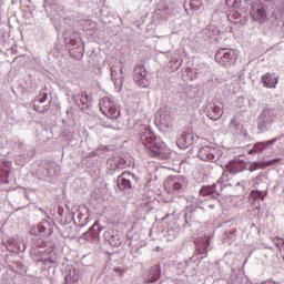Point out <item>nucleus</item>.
I'll use <instances>...</instances> for the list:
<instances>
[{"mask_svg":"<svg viewBox=\"0 0 284 284\" xmlns=\"http://www.w3.org/2000/svg\"><path fill=\"white\" fill-rule=\"evenodd\" d=\"M261 169V164L258 162H254L253 164H251L250 166V171L251 172H254L256 170H260Z\"/></svg>","mask_w":284,"mask_h":284,"instance_id":"nucleus-34","label":"nucleus"},{"mask_svg":"<svg viewBox=\"0 0 284 284\" xmlns=\"http://www.w3.org/2000/svg\"><path fill=\"white\" fill-rule=\"evenodd\" d=\"M100 112L108 116V119H119L121 116V109L114 98L105 97L99 101Z\"/></svg>","mask_w":284,"mask_h":284,"instance_id":"nucleus-3","label":"nucleus"},{"mask_svg":"<svg viewBox=\"0 0 284 284\" xmlns=\"http://www.w3.org/2000/svg\"><path fill=\"white\" fill-rule=\"evenodd\" d=\"M48 101V93H44L42 98L39 99V103H45Z\"/></svg>","mask_w":284,"mask_h":284,"instance_id":"nucleus-36","label":"nucleus"},{"mask_svg":"<svg viewBox=\"0 0 284 284\" xmlns=\"http://www.w3.org/2000/svg\"><path fill=\"white\" fill-rule=\"evenodd\" d=\"M160 123H162V125H168V122L163 115L160 116Z\"/></svg>","mask_w":284,"mask_h":284,"instance_id":"nucleus-38","label":"nucleus"},{"mask_svg":"<svg viewBox=\"0 0 284 284\" xmlns=\"http://www.w3.org/2000/svg\"><path fill=\"white\" fill-rule=\"evenodd\" d=\"M280 161L281 159H273L271 161L264 162V165H266L267 168H272V165H276V163H278Z\"/></svg>","mask_w":284,"mask_h":284,"instance_id":"nucleus-30","label":"nucleus"},{"mask_svg":"<svg viewBox=\"0 0 284 284\" xmlns=\"http://www.w3.org/2000/svg\"><path fill=\"white\" fill-rule=\"evenodd\" d=\"M139 176L130 171L122 172L116 179V187L120 192H130L132 187H136Z\"/></svg>","mask_w":284,"mask_h":284,"instance_id":"nucleus-5","label":"nucleus"},{"mask_svg":"<svg viewBox=\"0 0 284 284\" xmlns=\"http://www.w3.org/2000/svg\"><path fill=\"white\" fill-rule=\"evenodd\" d=\"M203 65V68H204V72H207V64H202Z\"/></svg>","mask_w":284,"mask_h":284,"instance_id":"nucleus-41","label":"nucleus"},{"mask_svg":"<svg viewBox=\"0 0 284 284\" xmlns=\"http://www.w3.org/2000/svg\"><path fill=\"white\" fill-rule=\"evenodd\" d=\"M108 168L110 169V174H114V172H116V170H119V164L114 163V161L109 160L108 161Z\"/></svg>","mask_w":284,"mask_h":284,"instance_id":"nucleus-25","label":"nucleus"},{"mask_svg":"<svg viewBox=\"0 0 284 284\" xmlns=\"http://www.w3.org/2000/svg\"><path fill=\"white\" fill-rule=\"evenodd\" d=\"M276 116H278V111L275 108L265 106V109L262 110L257 118V129L262 134L272 130Z\"/></svg>","mask_w":284,"mask_h":284,"instance_id":"nucleus-2","label":"nucleus"},{"mask_svg":"<svg viewBox=\"0 0 284 284\" xmlns=\"http://www.w3.org/2000/svg\"><path fill=\"white\" fill-rule=\"evenodd\" d=\"M9 245H16V252H26V246L23 248H21L20 245H17V243L14 242V240H10L9 241Z\"/></svg>","mask_w":284,"mask_h":284,"instance_id":"nucleus-29","label":"nucleus"},{"mask_svg":"<svg viewBox=\"0 0 284 284\" xmlns=\"http://www.w3.org/2000/svg\"><path fill=\"white\" fill-rule=\"evenodd\" d=\"M176 144L181 150H187V148L194 144V133L183 131L178 138Z\"/></svg>","mask_w":284,"mask_h":284,"instance_id":"nucleus-12","label":"nucleus"},{"mask_svg":"<svg viewBox=\"0 0 284 284\" xmlns=\"http://www.w3.org/2000/svg\"><path fill=\"white\" fill-rule=\"evenodd\" d=\"M235 190H237V192H245V182H237L235 185Z\"/></svg>","mask_w":284,"mask_h":284,"instance_id":"nucleus-28","label":"nucleus"},{"mask_svg":"<svg viewBox=\"0 0 284 284\" xmlns=\"http://www.w3.org/2000/svg\"><path fill=\"white\" fill-rule=\"evenodd\" d=\"M278 141V138H274L273 140H268L266 142H257L254 146L248 151V154H258L263 152V150H267V148H272L274 143Z\"/></svg>","mask_w":284,"mask_h":284,"instance_id":"nucleus-13","label":"nucleus"},{"mask_svg":"<svg viewBox=\"0 0 284 284\" xmlns=\"http://www.w3.org/2000/svg\"><path fill=\"white\" fill-rule=\"evenodd\" d=\"M64 284H79V271L69 268L64 276Z\"/></svg>","mask_w":284,"mask_h":284,"instance_id":"nucleus-18","label":"nucleus"},{"mask_svg":"<svg viewBox=\"0 0 284 284\" xmlns=\"http://www.w3.org/2000/svg\"><path fill=\"white\" fill-rule=\"evenodd\" d=\"M90 232H95V234H99L101 232V226H99V222H95L92 227L90 229Z\"/></svg>","mask_w":284,"mask_h":284,"instance_id":"nucleus-31","label":"nucleus"},{"mask_svg":"<svg viewBox=\"0 0 284 284\" xmlns=\"http://www.w3.org/2000/svg\"><path fill=\"white\" fill-rule=\"evenodd\" d=\"M227 8H232L233 10H236L241 8V0H226Z\"/></svg>","mask_w":284,"mask_h":284,"instance_id":"nucleus-24","label":"nucleus"},{"mask_svg":"<svg viewBox=\"0 0 284 284\" xmlns=\"http://www.w3.org/2000/svg\"><path fill=\"white\" fill-rule=\"evenodd\" d=\"M59 172H61V166L54 162H47L38 165L34 174L38 179H40V181H48V179L59 176Z\"/></svg>","mask_w":284,"mask_h":284,"instance_id":"nucleus-4","label":"nucleus"},{"mask_svg":"<svg viewBox=\"0 0 284 284\" xmlns=\"http://www.w3.org/2000/svg\"><path fill=\"white\" fill-rule=\"evenodd\" d=\"M251 17L252 20L256 21L257 23H266L268 19L267 11L265 10V7H263L262 3L252 7Z\"/></svg>","mask_w":284,"mask_h":284,"instance_id":"nucleus-11","label":"nucleus"},{"mask_svg":"<svg viewBox=\"0 0 284 284\" xmlns=\"http://www.w3.org/2000/svg\"><path fill=\"white\" fill-rule=\"evenodd\" d=\"M140 141L148 150V154L153 158L165 161L170 159V149L165 143L156 140V135L149 125H142L140 129Z\"/></svg>","mask_w":284,"mask_h":284,"instance_id":"nucleus-1","label":"nucleus"},{"mask_svg":"<svg viewBox=\"0 0 284 284\" xmlns=\"http://www.w3.org/2000/svg\"><path fill=\"white\" fill-rule=\"evenodd\" d=\"M165 185L173 194H183L185 190H187V179L181 175L169 176L165 181Z\"/></svg>","mask_w":284,"mask_h":284,"instance_id":"nucleus-6","label":"nucleus"},{"mask_svg":"<svg viewBox=\"0 0 284 284\" xmlns=\"http://www.w3.org/2000/svg\"><path fill=\"white\" fill-rule=\"evenodd\" d=\"M161 278V266L154 265L151 267L149 276L144 280V283H156Z\"/></svg>","mask_w":284,"mask_h":284,"instance_id":"nucleus-17","label":"nucleus"},{"mask_svg":"<svg viewBox=\"0 0 284 284\" xmlns=\"http://www.w3.org/2000/svg\"><path fill=\"white\" fill-rule=\"evenodd\" d=\"M271 30L272 32H275V34L278 32H283V21L278 18H274L272 20Z\"/></svg>","mask_w":284,"mask_h":284,"instance_id":"nucleus-20","label":"nucleus"},{"mask_svg":"<svg viewBox=\"0 0 284 284\" xmlns=\"http://www.w3.org/2000/svg\"><path fill=\"white\" fill-rule=\"evenodd\" d=\"M215 61L220 65H232L236 61V52L232 49H219L215 53Z\"/></svg>","mask_w":284,"mask_h":284,"instance_id":"nucleus-8","label":"nucleus"},{"mask_svg":"<svg viewBox=\"0 0 284 284\" xmlns=\"http://www.w3.org/2000/svg\"><path fill=\"white\" fill-rule=\"evenodd\" d=\"M72 45H74V40H71Z\"/></svg>","mask_w":284,"mask_h":284,"instance_id":"nucleus-44","label":"nucleus"},{"mask_svg":"<svg viewBox=\"0 0 284 284\" xmlns=\"http://www.w3.org/2000/svg\"><path fill=\"white\" fill-rule=\"evenodd\" d=\"M205 209H203V206H197L194 210V214H201Z\"/></svg>","mask_w":284,"mask_h":284,"instance_id":"nucleus-37","label":"nucleus"},{"mask_svg":"<svg viewBox=\"0 0 284 284\" xmlns=\"http://www.w3.org/2000/svg\"><path fill=\"white\" fill-rule=\"evenodd\" d=\"M103 237L113 247H119V245H121V239H119V235H116L112 229L106 230L103 234Z\"/></svg>","mask_w":284,"mask_h":284,"instance_id":"nucleus-15","label":"nucleus"},{"mask_svg":"<svg viewBox=\"0 0 284 284\" xmlns=\"http://www.w3.org/2000/svg\"><path fill=\"white\" fill-rule=\"evenodd\" d=\"M212 112L214 115L211 116L212 121H219L223 116V109L219 105L212 106Z\"/></svg>","mask_w":284,"mask_h":284,"instance_id":"nucleus-22","label":"nucleus"},{"mask_svg":"<svg viewBox=\"0 0 284 284\" xmlns=\"http://www.w3.org/2000/svg\"><path fill=\"white\" fill-rule=\"evenodd\" d=\"M114 272H115V274H123V268H121V267H115L114 268Z\"/></svg>","mask_w":284,"mask_h":284,"instance_id":"nucleus-39","label":"nucleus"},{"mask_svg":"<svg viewBox=\"0 0 284 284\" xmlns=\"http://www.w3.org/2000/svg\"><path fill=\"white\" fill-rule=\"evenodd\" d=\"M255 193H256V197L261 199V201H263V199H265V196H267V192L255 191Z\"/></svg>","mask_w":284,"mask_h":284,"instance_id":"nucleus-33","label":"nucleus"},{"mask_svg":"<svg viewBox=\"0 0 284 284\" xmlns=\"http://www.w3.org/2000/svg\"><path fill=\"white\" fill-rule=\"evenodd\" d=\"M41 261H43L44 265H57L59 263V256L57 253L50 252V256Z\"/></svg>","mask_w":284,"mask_h":284,"instance_id":"nucleus-21","label":"nucleus"},{"mask_svg":"<svg viewBox=\"0 0 284 284\" xmlns=\"http://www.w3.org/2000/svg\"><path fill=\"white\" fill-rule=\"evenodd\" d=\"M221 150L219 148L204 145L202 146L197 156L201 159V161H205L209 163H216L219 159H221Z\"/></svg>","mask_w":284,"mask_h":284,"instance_id":"nucleus-7","label":"nucleus"},{"mask_svg":"<svg viewBox=\"0 0 284 284\" xmlns=\"http://www.w3.org/2000/svg\"><path fill=\"white\" fill-rule=\"evenodd\" d=\"M111 80L113 81V83H116V81H119V78H116V70H114V68H111Z\"/></svg>","mask_w":284,"mask_h":284,"instance_id":"nucleus-32","label":"nucleus"},{"mask_svg":"<svg viewBox=\"0 0 284 284\" xmlns=\"http://www.w3.org/2000/svg\"><path fill=\"white\" fill-rule=\"evenodd\" d=\"M179 230H181V227H179V226H176L174 230L169 229V230L166 231V234H168L169 236H171V239H176V236H179Z\"/></svg>","mask_w":284,"mask_h":284,"instance_id":"nucleus-26","label":"nucleus"},{"mask_svg":"<svg viewBox=\"0 0 284 284\" xmlns=\"http://www.w3.org/2000/svg\"><path fill=\"white\" fill-rule=\"evenodd\" d=\"M195 6L196 8H201V0H192L191 8H194Z\"/></svg>","mask_w":284,"mask_h":284,"instance_id":"nucleus-35","label":"nucleus"},{"mask_svg":"<svg viewBox=\"0 0 284 284\" xmlns=\"http://www.w3.org/2000/svg\"><path fill=\"white\" fill-rule=\"evenodd\" d=\"M79 99L82 105H88V93L85 92L79 93Z\"/></svg>","mask_w":284,"mask_h":284,"instance_id":"nucleus-27","label":"nucleus"},{"mask_svg":"<svg viewBox=\"0 0 284 284\" xmlns=\"http://www.w3.org/2000/svg\"><path fill=\"white\" fill-rule=\"evenodd\" d=\"M133 81L139 88H148L150 85V78L148 77V70L143 64H136L133 73Z\"/></svg>","mask_w":284,"mask_h":284,"instance_id":"nucleus-9","label":"nucleus"},{"mask_svg":"<svg viewBox=\"0 0 284 284\" xmlns=\"http://www.w3.org/2000/svg\"><path fill=\"white\" fill-rule=\"evenodd\" d=\"M226 168L231 173L236 174V172H243L245 169V162L239 158H235L226 165Z\"/></svg>","mask_w":284,"mask_h":284,"instance_id":"nucleus-16","label":"nucleus"},{"mask_svg":"<svg viewBox=\"0 0 284 284\" xmlns=\"http://www.w3.org/2000/svg\"><path fill=\"white\" fill-rule=\"evenodd\" d=\"M54 225L48 220H42L37 226L31 229V234L34 236H52Z\"/></svg>","mask_w":284,"mask_h":284,"instance_id":"nucleus-10","label":"nucleus"},{"mask_svg":"<svg viewBox=\"0 0 284 284\" xmlns=\"http://www.w3.org/2000/svg\"><path fill=\"white\" fill-rule=\"evenodd\" d=\"M8 176H10V172L7 171V178H8ZM4 183H6V184L9 183L8 179H6Z\"/></svg>","mask_w":284,"mask_h":284,"instance_id":"nucleus-40","label":"nucleus"},{"mask_svg":"<svg viewBox=\"0 0 284 284\" xmlns=\"http://www.w3.org/2000/svg\"><path fill=\"white\" fill-rule=\"evenodd\" d=\"M261 82L263 83L264 88L275 90L276 85H278V78H276L274 73L267 72L262 75Z\"/></svg>","mask_w":284,"mask_h":284,"instance_id":"nucleus-14","label":"nucleus"},{"mask_svg":"<svg viewBox=\"0 0 284 284\" xmlns=\"http://www.w3.org/2000/svg\"><path fill=\"white\" fill-rule=\"evenodd\" d=\"M273 243L276 245V247L280 250V252L284 251V239L275 236L273 237Z\"/></svg>","mask_w":284,"mask_h":284,"instance_id":"nucleus-23","label":"nucleus"},{"mask_svg":"<svg viewBox=\"0 0 284 284\" xmlns=\"http://www.w3.org/2000/svg\"><path fill=\"white\" fill-rule=\"evenodd\" d=\"M200 194H202V196H212V199H214V194H216V184L203 186L200 190Z\"/></svg>","mask_w":284,"mask_h":284,"instance_id":"nucleus-19","label":"nucleus"},{"mask_svg":"<svg viewBox=\"0 0 284 284\" xmlns=\"http://www.w3.org/2000/svg\"><path fill=\"white\" fill-rule=\"evenodd\" d=\"M210 210H214V204L209 205Z\"/></svg>","mask_w":284,"mask_h":284,"instance_id":"nucleus-43","label":"nucleus"},{"mask_svg":"<svg viewBox=\"0 0 284 284\" xmlns=\"http://www.w3.org/2000/svg\"><path fill=\"white\" fill-rule=\"evenodd\" d=\"M19 148H23V142H18Z\"/></svg>","mask_w":284,"mask_h":284,"instance_id":"nucleus-42","label":"nucleus"}]
</instances>
